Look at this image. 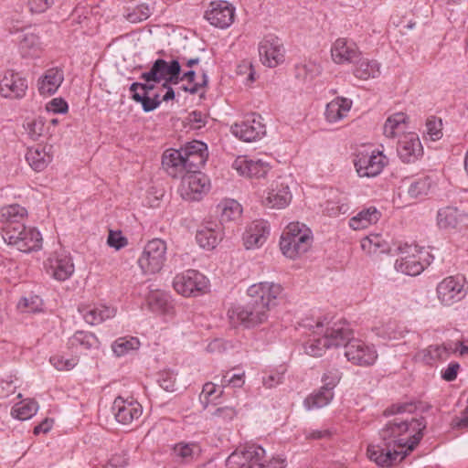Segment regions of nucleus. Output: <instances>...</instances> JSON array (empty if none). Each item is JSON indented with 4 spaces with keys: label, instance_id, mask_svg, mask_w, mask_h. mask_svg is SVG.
I'll use <instances>...</instances> for the list:
<instances>
[{
    "label": "nucleus",
    "instance_id": "nucleus-1",
    "mask_svg": "<svg viewBox=\"0 0 468 468\" xmlns=\"http://www.w3.org/2000/svg\"><path fill=\"white\" fill-rule=\"evenodd\" d=\"M425 427L423 418L409 421L396 417L379 431L378 439L368 445L369 459L383 467L402 461L420 442Z\"/></svg>",
    "mask_w": 468,
    "mask_h": 468
},
{
    "label": "nucleus",
    "instance_id": "nucleus-2",
    "mask_svg": "<svg viewBox=\"0 0 468 468\" xmlns=\"http://www.w3.org/2000/svg\"><path fill=\"white\" fill-rule=\"evenodd\" d=\"M207 155L206 144L192 141L179 150H166L163 154L162 165L171 176L177 177L188 171L199 169L205 165Z\"/></svg>",
    "mask_w": 468,
    "mask_h": 468
},
{
    "label": "nucleus",
    "instance_id": "nucleus-3",
    "mask_svg": "<svg viewBox=\"0 0 468 468\" xmlns=\"http://www.w3.org/2000/svg\"><path fill=\"white\" fill-rule=\"evenodd\" d=\"M314 334L321 335L309 339L304 345V351L311 356H321L330 347L341 346L352 335V330L342 321L331 322L326 318L317 321Z\"/></svg>",
    "mask_w": 468,
    "mask_h": 468
},
{
    "label": "nucleus",
    "instance_id": "nucleus-4",
    "mask_svg": "<svg viewBox=\"0 0 468 468\" xmlns=\"http://www.w3.org/2000/svg\"><path fill=\"white\" fill-rule=\"evenodd\" d=\"M313 241L312 231L304 224L290 223L280 239V248L284 256L296 259L305 253Z\"/></svg>",
    "mask_w": 468,
    "mask_h": 468
},
{
    "label": "nucleus",
    "instance_id": "nucleus-5",
    "mask_svg": "<svg viewBox=\"0 0 468 468\" xmlns=\"http://www.w3.org/2000/svg\"><path fill=\"white\" fill-rule=\"evenodd\" d=\"M3 239L8 245L25 253L37 251L42 248V236L34 227L16 225L3 228Z\"/></svg>",
    "mask_w": 468,
    "mask_h": 468
},
{
    "label": "nucleus",
    "instance_id": "nucleus-6",
    "mask_svg": "<svg viewBox=\"0 0 468 468\" xmlns=\"http://www.w3.org/2000/svg\"><path fill=\"white\" fill-rule=\"evenodd\" d=\"M166 260V244L160 239H154L146 243L138 265L144 274H154L160 271Z\"/></svg>",
    "mask_w": 468,
    "mask_h": 468
},
{
    "label": "nucleus",
    "instance_id": "nucleus-7",
    "mask_svg": "<svg viewBox=\"0 0 468 468\" xmlns=\"http://www.w3.org/2000/svg\"><path fill=\"white\" fill-rule=\"evenodd\" d=\"M173 287L185 297H196L207 291L208 280L196 270H187L175 276Z\"/></svg>",
    "mask_w": 468,
    "mask_h": 468
},
{
    "label": "nucleus",
    "instance_id": "nucleus-8",
    "mask_svg": "<svg viewBox=\"0 0 468 468\" xmlns=\"http://www.w3.org/2000/svg\"><path fill=\"white\" fill-rule=\"evenodd\" d=\"M181 177L179 193L185 200L198 201L209 191V180L198 169L188 171Z\"/></svg>",
    "mask_w": 468,
    "mask_h": 468
},
{
    "label": "nucleus",
    "instance_id": "nucleus-9",
    "mask_svg": "<svg viewBox=\"0 0 468 468\" xmlns=\"http://www.w3.org/2000/svg\"><path fill=\"white\" fill-rule=\"evenodd\" d=\"M181 66L178 60L174 59L170 62L163 58L156 59L149 71L141 74L140 79L145 82H160L164 80L163 87L168 84H177L179 82V75Z\"/></svg>",
    "mask_w": 468,
    "mask_h": 468
},
{
    "label": "nucleus",
    "instance_id": "nucleus-10",
    "mask_svg": "<svg viewBox=\"0 0 468 468\" xmlns=\"http://www.w3.org/2000/svg\"><path fill=\"white\" fill-rule=\"evenodd\" d=\"M342 346H345V356L346 359L356 366L370 367L376 363L378 357L374 345L360 339H354L352 336Z\"/></svg>",
    "mask_w": 468,
    "mask_h": 468
},
{
    "label": "nucleus",
    "instance_id": "nucleus-11",
    "mask_svg": "<svg viewBox=\"0 0 468 468\" xmlns=\"http://www.w3.org/2000/svg\"><path fill=\"white\" fill-rule=\"evenodd\" d=\"M229 316L234 323L238 322L250 327L265 322L269 317V310L251 300L246 305L232 307L229 311Z\"/></svg>",
    "mask_w": 468,
    "mask_h": 468
},
{
    "label": "nucleus",
    "instance_id": "nucleus-12",
    "mask_svg": "<svg viewBox=\"0 0 468 468\" xmlns=\"http://www.w3.org/2000/svg\"><path fill=\"white\" fill-rule=\"evenodd\" d=\"M386 156L381 152H359L354 165L360 177H374L381 173L386 165Z\"/></svg>",
    "mask_w": 468,
    "mask_h": 468
},
{
    "label": "nucleus",
    "instance_id": "nucleus-13",
    "mask_svg": "<svg viewBox=\"0 0 468 468\" xmlns=\"http://www.w3.org/2000/svg\"><path fill=\"white\" fill-rule=\"evenodd\" d=\"M436 292L441 304L451 306L466 295L464 281L458 276L446 277L438 283Z\"/></svg>",
    "mask_w": 468,
    "mask_h": 468
},
{
    "label": "nucleus",
    "instance_id": "nucleus-14",
    "mask_svg": "<svg viewBox=\"0 0 468 468\" xmlns=\"http://www.w3.org/2000/svg\"><path fill=\"white\" fill-rule=\"evenodd\" d=\"M282 291V286L278 283L261 282L250 285L248 289V295L270 311L271 307L277 304V299Z\"/></svg>",
    "mask_w": 468,
    "mask_h": 468
},
{
    "label": "nucleus",
    "instance_id": "nucleus-15",
    "mask_svg": "<svg viewBox=\"0 0 468 468\" xmlns=\"http://www.w3.org/2000/svg\"><path fill=\"white\" fill-rule=\"evenodd\" d=\"M231 132L244 142H252L261 139L265 134L266 129L261 116L252 113L240 122L233 124Z\"/></svg>",
    "mask_w": 468,
    "mask_h": 468
},
{
    "label": "nucleus",
    "instance_id": "nucleus-16",
    "mask_svg": "<svg viewBox=\"0 0 468 468\" xmlns=\"http://www.w3.org/2000/svg\"><path fill=\"white\" fill-rule=\"evenodd\" d=\"M235 7L227 1H213L205 13V18L214 27L228 28L234 21Z\"/></svg>",
    "mask_w": 468,
    "mask_h": 468
},
{
    "label": "nucleus",
    "instance_id": "nucleus-17",
    "mask_svg": "<svg viewBox=\"0 0 468 468\" xmlns=\"http://www.w3.org/2000/svg\"><path fill=\"white\" fill-rule=\"evenodd\" d=\"M115 420L123 425H129L138 420L143 413L142 405L133 398L117 397L112 404Z\"/></svg>",
    "mask_w": 468,
    "mask_h": 468
},
{
    "label": "nucleus",
    "instance_id": "nucleus-18",
    "mask_svg": "<svg viewBox=\"0 0 468 468\" xmlns=\"http://www.w3.org/2000/svg\"><path fill=\"white\" fill-rule=\"evenodd\" d=\"M259 54L263 65L275 68L284 60L283 44L278 37L269 36L260 43Z\"/></svg>",
    "mask_w": 468,
    "mask_h": 468
},
{
    "label": "nucleus",
    "instance_id": "nucleus-19",
    "mask_svg": "<svg viewBox=\"0 0 468 468\" xmlns=\"http://www.w3.org/2000/svg\"><path fill=\"white\" fill-rule=\"evenodd\" d=\"M399 250L401 255L395 262L397 271L410 276L419 275L424 270V266L420 262V257L416 255L417 247L405 244Z\"/></svg>",
    "mask_w": 468,
    "mask_h": 468
},
{
    "label": "nucleus",
    "instance_id": "nucleus-20",
    "mask_svg": "<svg viewBox=\"0 0 468 468\" xmlns=\"http://www.w3.org/2000/svg\"><path fill=\"white\" fill-rule=\"evenodd\" d=\"M265 450L259 445H247L234 451L227 459L229 468H252L254 462L264 455Z\"/></svg>",
    "mask_w": 468,
    "mask_h": 468
},
{
    "label": "nucleus",
    "instance_id": "nucleus-21",
    "mask_svg": "<svg viewBox=\"0 0 468 468\" xmlns=\"http://www.w3.org/2000/svg\"><path fill=\"white\" fill-rule=\"evenodd\" d=\"M47 271L58 281L68 280L74 272L71 257L66 252H55L46 261Z\"/></svg>",
    "mask_w": 468,
    "mask_h": 468
},
{
    "label": "nucleus",
    "instance_id": "nucleus-22",
    "mask_svg": "<svg viewBox=\"0 0 468 468\" xmlns=\"http://www.w3.org/2000/svg\"><path fill=\"white\" fill-rule=\"evenodd\" d=\"M27 90V80L19 73L7 70L0 77V95L5 98H22Z\"/></svg>",
    "mask_w": 468,
    "mask_h": 468
},
{
    "label": "nucleus",
    "instance_id": "nucleus-23",
    "mask_svg": "<svg viewBox=\"0 0 468 468\" xmlns=\"http://www.w3.org/2000/svg\"><path fill=\"white\" fill-rule=\"evenodd\" d=\"M397 152L403 163L411 164L422 156L423 147L416 133H408L399 140Z\"/></svg>",
    "mask_w": 468,
    "mask_h": 468
},
{
    "label": "nucleus",
    "instance_id": "nucleus-24",
    "mask_svg": "<svg viewBox=\"0 0 468 468\" xmlns=\"http://www.w3.org/2000/svg\"><path fill=\"white\" fill-rule=\"evenodd\" d=\"M240 176L247 177H264L270 170V165L261 159H248L245 156H239L232 164Z\"/></svg>",
    "mask_w": 468,
    "mask_h": 468
},
{
    "label": "nucleus",
    "instance_id": "nucleus-25",
    "mask_svg": "<svg viewBox=\"0 0 468 468\" xmlns=\"http://www.w3.org/2000/svg\"><path fill=\"white\" fill-rule=\"evenodd\" d=\"M270 234L269 225L264 220L252 221L243 234V243L247 250L261 247Z\"/></svg>",
    "mask_w": 468,
    "mask_h": 468
},
{
    "label": "nucleus",
    "instance_id": "nucleus-26",
    "mask_svg": "<svg viewBox=\"0 0 468 468\" xmlns=\"http://www.w3.org/2000/svg\"><path fill=\"white\" fill-rule=\"evenodd\" d=\"M331 56L337 64L353 63L359 57V51L354 42L338 38L331 48Z\"/></svg>",
    "mask_w": 468,
    "mask_h": 468
},
{
    "label": "nucleus",
    "instance_id": "nucleus-27",
    "mask_svg": "<svg viewBox=\"0 0 468 468\" xmlns=\"http://www.w3.org/2000/svg\"><path fill=\"white\" fill-rule=\"evenodd\" d=\"M223 238V231L220 224L207 222L196 234L197 242L200 247L212 250Z\"/></svg>",
    "mask_w": 468,
    "mask_h": 468
},
{
    "label": "nucleus",
    "instance_id": "nucleus-28",
    "mask_svg": "<svg viewBox=\"0 0 468 468\" xmlns=\"http://www.w3.org/2000/svg\"><path fill=\"white\" fill-rule=\"evenodd\" d=\"M78 310L85 322L90 325L99 324L107 319L112 318L116 314L113 307L103 304L81 305Z\"/></svg>",
    "mask_w": 468,
    "mask_h": 468
},
{
    "label": "nucleus",
    "instance_id": "nucleus-29",
    "mask_svg": "<svg viewBox=\"0 0 468 468\" xmlns=\"http://www.w3.org/2000/svg\"><path fill=\"white\" fill-rule=\"evenodd\" d=\"M64 80L63 71L58 68H51L45 71L38 79L37 89L41 95L54 94Z\"/></svg>",
    "mask_w": 468,
    "mask_h": 468
},
{
    "label": "nucleus",
    "instance_id": "nucleus-30",
    "mask_svg": "<svg viewBox=\"0 0 468 468\" xmlns=\"http://www.w3.org/2000/svg\"><path fill=\"white\" fill-rule=\"evenodd\" d=\"M352 101L345 97H336L326 104L324 117L330 123H335L346 118L352 107Z\"/></svg>",
    "mask_w": 468,
    "mask_h": 468
},
{
    "label": "nucleus",
    "instance_id": "nucleus-31",
    "mask_svg": "<svg viewBox=\"0 0 468 468\" xmlns=\"http://www.w3.org/2000/svg\"><path fill=\"white\" fill-rule=\"evenodd\" d=\"M50 150L51 146L37 144L27 150L26 159L34 170L42 171L52 161Z\"/></svg>",
    "mask_w": 468,
    "mask_h": 468
},
{
    "label": "nucleus",
    "instance_id": "nucleus-32",
    "mask_svg": "<svg viewBox=\"0 0 468 468\" xmlns=\"http://www.w3.org/2000/svg\"><path fill=\"white\" fill-rule=\"evenodd\" d=\"M27 218V210L18 204L7 205L0 208V222L5 225L4 228L24 225L22 221Z\"/></svg>",
    "mask_w": 468,
    "mask_h": 468
},
{
    "label": "nucleus",
    "instance_id": "nucleus-33",
    "mask_svg": "<svg viewBox=\"0 0 468 468\" xmlns=\"http://www.w3.org/2000/svg\"><path fill=\"white\" fill-rule=\"evenodd\" d=\"M19 52L24 58L38 57L41 53L39 37L32 32H22L18 36Z\"/></svg>",
    "mask_w": 468,
    "mask_h": 468
},
{
    "label": "nucleus",
    "instance_id": "nucleus-34",
    "mask_svg": "<svg viewBox=\"0 0 468 468\" xmlns=\"http://www.w3.org/2000/svg\"><path fill=\"white\" fill-rule=\"evenodd\" d=\"M381 213L375 207H370L361 210L356 216L350 218L349 226L355 230L364 229L372 224L377 223L380 218Z\"/></svg>",
    "mask_w": 468,
    "mask_h": 468
},
{
    "label": "nucleus",
    "instance_id": "nucleus-35",
    "mask_svg": "<svg viewBox=\"0 0 468 468\" xmlns=\"http://www.w3.org/2000/svg\"><path fill=\"white\" fill-rule=\"evenodd\" d=\"M408 116L404 112H396L388 117L383 126L384 135L388 138H395L407 128Z\"/></svg>",
    "mask_w": 468,
    "mask_h": 468
},
{
    "label": "nucleus",
    "instance_id": "nucleus-36",
    "mask_svg": "<svg viewBox=\"0 0 468 468\" xmlns=\"http://www.w3.org/2000/svg\"><path fill=\"white\" fill-rule=\"evenodd\" d=\"M292 199L288 186L281 185L280 187L271 189L264 200V204L271 208L281 209L285 207Z\"/></svg>",
    "mask_w": 468,
    "mask_h": 468
},
{
    "label": "nucleus",
    "instance_id": "nucleus-37",
    "mask_svg": "<svg viewBox=\"0 0 468 468\" xmlns=\"http://www.w3.org/2000/svg\"><path fill=\"white\" fill-rule=\"evenodd\" d=\"M141 90L143 94L135 92L133 94V99L142 104L144 112L154 111L161 104L162 100H160L159 94H154L153 97L150 96V92L154 90V85L149 84V82L141 83Z\"/></svg>",
    "mask_w": 468,
    "mask_h": 468
},
{
    "label": "nucleus",
    "instance_id": "nucleus-38",
    "mask_svg": "<svg viewBox=\"0 0 468 468\" xmlns=\"http://www.w3.org/2000/svg\"><path fill=\"white\" fill-rule=\"evenodd\" d=\"M140 346L137 337L127 335L117 338L112 344V350L116 356L121 357L136 352Z\"/></svg>",
    "mask_w": 468,
    "mask_h": 468
},
{
    "label": "nucleus",
    "instance_id": "nucleus-39",
    "mask_svg": "<svg viewBox=\"0 0 468 468\" xmlns=\"http://www.w3.org/2000/svg\"><path fill=\"white\" fill-rule=\"evenodd\" d=\"M362 250L368 254L390 251L389 243L379 234H370L361 240Z\"/></svg>",
    "mask_w": 468,
    "mask_h": 468
},
{
    "label": "nucleus",
    "instance_id": "nucleus-40",
    "mask_svg": "<svg viewBox=\"0 0 468 468\" xmlns=\"http://www.w3.org/2000/svg\"><path fill=\"white\" fill-rule=\"evenodd\" d=\"M456 351L457 348H453L452 344L431 345L424 351V358L427 363L444 361Z\"/></svg>",
    "mask_w": 468,
    "mask_h": 468
},
{
    "label": "nucleus",
    "instance_id": "nucleus-41",
    "mask_svg": "<svg viewBox=\"0 0 468 468\" xmlns=\"http://www.w3.org/2000/svg\"><path fill=\"white\" fill-rule=\"evenodd\" d=\"M37 402L34 399H27L13 406L11 415L19 420H27L31 419L37 412Z\"/></svg>",
    "mask_w": 468,
    "mask_h": 468
},
{
    "label": "nucleus",
    "instance_id": "nucleus-42",
    "mask_svg": "<svg viewBox=\"0 0 468 468\" xmlns=\"http://www.w3.org/2000/svg\"><path fill=\"white\" fill-rule=\"evenodd\" d=\"M354 74L356 78L361 80H368L370 78H377L380 75V65L376 60H369L367 58H360L357 61Z\"/></svg>",
    "mask_w": 468,
    "mask_h": 468
},
{
    "label": "nucleus",
    "instance_id": "nucleus-43",
    "mask_svg": "<svg viewBox=\"0 0 468 468\" xmlns=\"http://www.w3.org/2000/svg\"><path fill=\"white\" fill-rule=\"evenodd\" d=\"M333 398L334 391L322 387L318 391L312 393L304 399V406L309 410L320 409L328 405Z\"/></svg>",
    "mask_w": 468,
    "mask_h": 468
},
{
    "label": "nucleus",
    "instance_id": "nucleus-44",
    "mask_svg": "<svg viewBox=\"0 0 468 468\" xmlns=\"http://www.w3.org/2000/svg\"><path fill=\"white\" fill-rule=\"evenodd\" d=\"M221 222H229L239 218L242 213L241 206L234 199L220 202L217 207Z\"/></svg>",
    "mask_w": 468,
    "mask_h": 468
},
{
    "label": "nucleus",
    "instance_id": "nucleus-45",
    "mask_svg": "<svg viewBox=\"0 0 468 468\" xmlns=\"http://www.w3.org/2000/svg\"><path fill=\"white\" fill-rule=\"evenodd\" d=\"M201 453V448L197 443L179 442L174 447V454L184 463H189L197 458Z\"/></svg>",
    "mask_w": 468,
    "mask_h": 468
},
{
    "label": "nucleus",
    "instance_id": "nucleus-46",
    "mask_svg": "<svg viewBox=\"0 0 468 468\" xmlns=\"http://www.w3.org/2000/svg\"><path fill=\"white\" fill-rule=\"evenodd\" d=\"M148 305L153 312L166 314L171 308L169 296L161 291H155L149 294L147 298Z\"/></svg>",
    "mask_w": 468,
    "mask_h": 468
},
{
    "label": "nucleus",
    "instance_id": "nucleus-47",
    "mask_svg": "<svg viewBox=\"0 0 468 468\" xmlns=\"http://www.w3.org/2000/svg\"><path fill=\"white\" fill-rule=\"evenodd\" d=\"M349 209L347 198L339 194L332 196L325 204L324 211L330 217H336L340 214H346Z\"/></svg>",
    "mask_w": 468,
    "mask_h": 468
},
{
    "label": "nucleus",
    "instance_id": "nucleus-48",
    "mask_svg": "<svg viewBox=\"0 0 468 468\" xmlns=\"http://www.w3.org/2000/svg\"><path fill=\"white\" fill-rule=\"evenodd\" d=\"M69 344L73 347H81L89 350L99 347V340L95 335L88 332L79 331L69 339Z\"/></svg>",
    "mask_w": 468,
    "mask_h": 468
},
{
    "label": "nucleus",
    "instance_id": "nucleus-49",
    "mask_svg": "<svg viewBox=\"0 0 468 468\" xmlns=\"http://www.w3.org/2000/svg\"><path fill=\"white\" fill-rule=\"evenodd\" d=\"M459 212L456 208L447 207L440 209L437 215L438 225L441 229L455 228L459 221Z\"/></svg>",
    "mask_w": 468,
    "mask_h": 468
},
{
    "label": "nucleus",
    "instance_id": "nucleus-50",
    "mask_svg": "<svg viewBox=\"0 0 468 468\" xmlns=\"http://www.w3.org/2000/svg\"><path fill=\"white\" fill-rule=\"evenodd\" d=\"M433 181L430 176H423L413 181L409 186L408 193L411 197L418 198L426 196L431 187Z\"/></svg>",
    "mask_w": 468,
    "mask_h": 468
},
{
    "label": "nucleus",
    "instance_id": "nucleus-51",
    "mask_svg": "<svg viewBox=\"0 0 468 468\" xmlns=\"http://www.w3.org/2000/svg\"><path fill=\"white\" fill-rule=\"evenodd\" d=\"M217 391V384L215 383L208 382L203 386V389L199 396V399L201 403L204 405V408H207L209 404H216V400L223 393L222 389L219 390L218 394H216Z\"/></svg>",
    "mask_w": 468,
    "mask_h": 468
},
{
    "label": "nucleus",
    "instance_id": "nucleus-52",
    "mask_svg": "<svg viewBox=\"0 0 468 468\" xmlns=\"http://www.w3.org/2000/svg\"><path fill=\"white\" fill-rule=\"evenodd\" d=\"M321 73V67L314 61L304 62L296 68V76L304 80H311Z\"/></svg>",
    "mask_w": 468,
    "mask_h": 468
},
{
    "label": "nucleus",
    "instance_id": "nucleus-53",
    "mask_svg": "<svg viewBox=\"0 0 468 468\" xmlns=\"http://www.w3.org/2000/svg\"><path fill=\"white\" fill-rule=\"evenodd\" d=\"M426 139L437 141L442 137V122L440 119L431 118L426 122V131L424 133Z\"/></svg>",
    "mask_w": 468,
    "mask_h": 468
},
{
    "label": "nucleus",
    "instance_id": "nucleus-54",
    "mask_svg": "<svg viewBox=\"0 0 468 468\" xmlns=\"http://www.w3.org/2000/svg\"><path fill=\"white\" fill-rule=\"evenodd\" d=\"M42 300L37 295L24 297L19 301L17 307L21 312L36 313L42 310Z\"/></svg>",
    "mask_w": 468,
    "mask_h": 468
},
{
    "label": "nucleus",
    "instance_id": "nucleus-55",
    "mask_svg": "<svg viewBox=\"0 0 468 468\" xmlns=\"http://www.w3.org/2000/svg\"><path fill=\"white\" fill-rule=\"evenodd\" d=\"M342 378V373L336 367H328L322 376L323 388L334 390Z\"/></svg>",
    "mask_w": 468,
    "mask_h": 468
},
{
    "label": "nucleus",
    "instance_id": "nucleus-56",
    "mask_svg": "<svg viewBox=\"0 0 468 468\" xmlns=\"http://www.w3.org/2000/svg\"><path fill=\"white\" fill-rule=\"evenodd\" d=\"M26 130L32 140H38L47 131L43 119L37 118L27 122Z\"/></svg>",
    "mask_w": 468,
    "mask_h": 468
},
{
    "label": "nucleus",
    "instance_id": "nucleus-57",
    "mask_svg": "<svg viewBox=\"0 0 468 468\" xmlns=\"http://www.w3.org/2000/svg\"><path fill=\"white\" fill-rule=\"evenodd\" d=\"M151 15L152 8L146 4H141L128 14L127 18L132 23H138L146 20Z\"/></svg>",
    "mask_w": 468,
    "mask_h": 468
},
{
    "label": "nucleus",
    "instance_id": "nucleus-58",
    "mask_svg": "<svg viewBox=\"0 0 468 468\" xmlns=\"http://www.w3.org/2000/svg\"><path fill=\"white\" fill-rule=\"evenodd\" d=\"M252 468H285V460L281 457H272L267 460L264 454L253 463Z\"/></svg>",
    "mask_w": 468,
    "mask_h": 468
},
{
    "label": "nucleus",
    "instance_id": "nucleus-59",
    "mask_svg": "<svg viewBox=\"0 0 468 468\" xmlns=\"http://www.w3.org/2000/svg\"><path fill=\"white\" fill-rule=\"evenodd\" d=\"M49 361L58 370H70L78 364L77 357L65 358L59 355L51 356Z\"/></svg>",
    "mask_w": 468,
    "mask_h": 468
},
{
    "label": "nucleus",
    "instance_id": "nucleus-60",
    "mask_svg": "<svg viewBox=\"0 0 468 468\" xmlns=\"http://www.w3.org/2000/svg\"><path fill=\"white\" fill-rule=\"evenodd\" d=\"M107 243L110 247L120 250L125 247L128 242L127 239L120 231L111 230L108 235Z\"/></svg>",
    "mask_w": 468,
    "mask_h": 468
},
{
    "label": "nucleus",
    "instance_id": "nucleus-61",
    "mask_svg": "<svg viewBox=\"0 0 468 468\" xmlns=\"http://www.w3.org/2000/svg\"><path fill=\"white\" fill-rule=\"evenodd\" d=\"M236 415V410L229 406L218 408L211 413L212 417L218 418L222 421L231 420Z\"/></svg>",
    "mask_w": 468,
    "mask_h": 468
},
{
    "label": "nucleus",
    "instance_id": "nucleus-62",
    "mask_svg": "<svg viewBox=\"0 0 468 468\" xmlns=\"http://www.w3.org/2000/svg\"><path fill=\"white\" fill-rule=\"evenodd\" d=\"M46 110L52 113H65L68 112V103L62 98H54L47 103Z\"/></svg>",
    "mask_w": 468,
    "mask_h": 468
},
{
    "label": "nucleus",
    "instance_id": "nucleus-63",
    "mask_svg": "<svg viewBox=\"0 0 468 468\" xmlns=\"http://www.w3.org/2000/svg\"><path fill=\"white\" fill-rule=\"evenodd\" d=\"M126 453L122 452L113 454L103 468H124L127 465Z\"/></svg>",
    "mask_w": 468,
    "mask_h": 468
},
{
    "label": "nucleus",
    "instance_id": "nucleus-64",
    "mask_svg": "<svg viewBox=\"0 0 468 468\" xmlns=\"http://www.w3.org/2000/svg\"><path fill=\"white\" fill-rule=\"evenodd\" d=\"M283 379V372H270L262 378V383L265 388H271L282 383Z\"/></svg>",
    "mask_w": 468,
    "mask_h": 468
}]
</instances>
